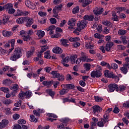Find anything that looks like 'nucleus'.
I'll return each mask as SVG.
<instances>
[{
	"label": "nucleus",
	"mask_w": 129,
	"mask_h": 129,
	"mask_svg": "<svg viewBox=\"0 0 129 129\" xmlns=\"http://www.w3.org/2000/svg\"><path fill=\"white\" fill-rule=\"evenodd\" d=\"M10 20V16L4 14L3 15L2 23L3 25H6Z\"/></svg>",
	"instance_id": "f3484780"
},
{
	"label": "nucleus",
	"mask_w": 129,
	"mask_h": 129,
	"mask_svg": "<svg viewBox=\"0 0 129 129\" xmlns=\"http://www.w3.org/2000/svg\"><path fill=\"white\" fill-rule=\"evenodd\" d=\"M60 42L63 46H64L65 47H68L69 45L68 44H67V43L69 42L68 40L65 39H61L60 40Z\"/></svg>",
	"instance_id": "f704fd0d"
},
{
	"label": "nucleus",
	"mask_w": 129,
	"mask_h": 129,
	"mask_svg": "<svg viewBox=\"0 0 129 129\" xmlns=\"http://www.w3.org/2000/svg\"><path fill=\"white\" fill-rule=\"evenodd\" d=\"M12 89L14 90V91H15L17 92V91L19 90V85H18L17 84L13 85Z\"/></svg>",
	"instance_id": "bf43d9fd"
},
{
	"label": "nucleus",
	"mask_w": 129,
	"mask_h": 129,
	"mask_svg": "<svg viewBox=\"0 0 129 129\" xmlns=\"http://www.w3.org/2000/svg\"><path fill=\"white\" fill-rule=\"evenodd\" d=\"M68 24L69 26H72L73 27V26H75V24H76L75 19L72 18L70 19L68 22Z\"/></svg>",
	"instance_id": "7c9ffc66"
},
{
	"label": "nucleus",
	"mask_w": 129,
	"mask_h": 129,
	"mask_svg": "<svg viewBox=\"0 0 129 129\" xmlns=\"http://www.w3.org/2000/svg\"><path fill=\"white\" fill-rule=\"evenodd\" d=\"M120 39L123 45H126V44H127V40H126V37L125 36L120 37Z\"/></svg>",
	"instance_id": "72a5a7b5"
},
{
	"label": "nucleus",
	"mask_w": 129,
	"mask_h": 129,
	"mask_svg": "<svg viewBox=\"0 0 129 129\" xmlns=\"http://www.w3.org/2000/svg\"><path fill=\"white\" fill-rule=\"evenodd\" d=\"M51 74L53 75V78H58L59 81H63L64 80V76L60 75V74L56 71H52Z\"/></svg>",
	"instance_id": "423d86ee"
},
{
	"label": "nucleus",
	"mask_w": 129,
	"mask_h": 129,
	"mask_svg": "<svg viewBox=\"0 0 129 129\" xmlns=\"http://www.w3.org/2000/svg\"><path fill=\"white\" fill-rule=\"evenodd\" d=\"M127 32V31L126 30H123L122 29H120L118 30V34H119L120 36H123V35L126 34Z\"/></svg>",
	"instance_id": "79ce46f5"
},
{
	"label": "nucleus",
	"mask_w": 129,
	"mask_h": 129,
	"mask_svg": "<svg viewBox=\"0 0 129 129\" xmlns=\"http://www.w3.org/2000/svg\"><path fill=\"white\" fill-rule=\"evenodd\" d=\"M92 109H93V112L94 113V114H95V113H98L100 112L102 109L101 107H100V106L97 105L93 106L92 107Z\"/></svg>",
	"instance_id": "9b49d317"
},
{
	"label": "nucleus",
	"mask_w": 129,
	"mask_h": 129,
	"mask_svg": "<svg viewBox=\"0 0 129 129\" xmlns=\"http://www.w3.org/2000/svg\"><path fill=\"white\" fill-rule=\"evenodd\" d=\"M45 92L49 94L50 96H51L52 98L54 97V95H55V92L53 91L52 89H47L45 91Z\"/></svg>",
	"instance_id": "c85d7f7f"
},
{
	"label": "nucleus",
	"mask_w": 129,
	"mask_h": 129,
	"mask_svg": "<svg viewBox=\"0 0 129 129\" xmlns=\"http://www.w3.org/2000/svg\"><path fill=\"white\" fill-rule=\"evenodd\" d=\"M120 69L123 74H126V73H127V68L125 66L120 68Z\"/></svg>",
	"instance_id": "c03bdc74"
},
{
	"label": "nucleus",
	"mask_w": 129,
	"mask_h": 129,
	"mask_svg": "<svg viewBox=\"0 0 129 129\" xmlns=\"http://www.w3.org/2000/svg\"><path fill=\"white\" fill-rule=\"evenodd\" d=\"M51 84H53L54 88H56L60 83L57 81H51Z\"/></svg>",
	"instance_id": "37998d69"
},
{
	"label": "nucleus",
	"mask_w": 129,
	"mask_h": 129,
	"mask_svg": "<svg viewBox=\"0 0 129 129\" xmlns=\"http://www.w3.org/2000/svg\"><path fill=\"white\" fill-rule=\"evenodd\" d=\"M49 46H47V45H45V46L41 47V49L40 50L41 53H44V52H45V51H46V50H48V49H49Z\"/></svg>",
	"instance_id": "a18cd8bd"
},
{
	"label": "nucleus",
	"mask_w": 129,
	"mask_h": 129,
	"mask_svg": "<svg viewBox=\"0 0 129 129\" xmlns=\"http://www.w3.org/2000/svg\"><path fill=\"white\" fill-rule=\"evenodd\" d=\"M79 2L82 4V6L83 8H85L86 6H88V5L91 4V1L89 0H80Z\"/></svg>",
	"instance_id": "2eb2a0df"
},
{
	"label": "nucleus",
	"mask_w": 129,
	"mask_h": 129,
	"mask_svg": "<svg viewBox=\"0 0 129 129\" xmlns=\"http://www.w3.org/2000/svg\"><path fill=\"white\" fill-rule=\"evenodd\" d=\"M94 37L96 39H102L103 36L102 35H100L99 33H96L94 35Z\"/></svg>",
	"instance_id": "864d4df0"
},
{
	"label": "nucleus",
	"mask_w": 129,
	"mask_h": 129,
	"mask_svg": "<svg viewBox=\"0 0 129 129\" xmlns=\"http://www.w3.org/2000/svg\"><path fill=\"white\" fill-rule=\"evenodd\" d=\"M103 25L106 26L107 27H109V28L112 27V23L108 20H104L102 21Z\"/></svg>",
	"instance_id": "b1692460"
},
{
	"label": "nucleus",
	"mask_w": 129,
	"mask_h": 129,
	"mask_svg": "<svg viewBox=\"0 0 129 129\" xmlns=\"http://www.w3.org/2000/svg\"><path fill=\"white\" fill-rule=\"evenodd\" d=\"M101 75V72L99 71H93V72L91 73V76L92 78H99Z\"/></svg>",
	"instance_id": "6e6552de"
},
{
	"label": "nucleus",
	"mask_w": 129,
	"mask_h": 129,
	"mask_svg": "<svg viewBox=\"0 0 129 129\" xmlns=\"http://www.w3.org/2000/svg\"><path fill=\"white\" fill-rule=\"evenodd\" d=\"M44 58L45 59H50L51 58V54L50 53L49 50H47L44 52Z\"/></svg>",
	"instance_id": "e433bc0d"
},
{
	"label": "nucleus",
	"mask_w": 129,
	"mask_h": 129,
	"mask_svg": "<svg viewBox=\"0 0 129 129\" xmlns=\"http://www.w3.org/2000/svg\"><path fill=\"white\" fill-rule=\"evenodd\" d=\"M35 48H33L32 50L27 52L26 56L27 58H30V57H32L33 54H34V52H35Z\"/></svg>",
	"instance_id": "cd10ccee"
},
{
	"label": "nucleus",
	"mask_w": 129,
	"mask_h": 129,
	"mask_svg": "<svg viewBox=\"0 0 129 129\" xmlns=\"http://www.w3.org/2000/svg\"><path fill=\"white\" fill-rule=\"evenodd\" d=\"M70 60L71 61V63L74 64V63H76V60L77 59V55L75 54L74 55L71 56Z\"/></svg>",
	"instance_id": "c9c22d12"
},
{
	"label": "nucleus",
	"mask_w": 129,
	"mask_h": 129,
	"mask_svg": "<svg viewBox=\"0 0 129 129\" xmlns=\"http://www.w3.org/2000/svg\"><path fill=\"white\" fill-rule=\"evenodd\" d=\"M55 28H56L55 27V26L52 25V26H49L48 27V28H47V32L50 31L49 35H50L51 36H52V35H53V34L54 33V30H55Z\"/></svg>",
	"instance_id": "393cba45"
},
{
	"label": "nucleus",
	"mask_w": 129,
	"mask_h": 129,
	"mask_svg": "<svg viewBox=\"0 0 129 129\" xmlns=\"http://www.w3.org/2000/svg\"><path fill=\"white\" fill-rule=\"evenodd\" d=\"M13 5L12 4H8L4 6V9L7 10V12L11 8H13Z\"/></svg>",
	"instance_id": "4c0bfd02"
},
{
	"label": "nucleus",
	"mask_w": 129,
	"mask_h": 129,
	"mask_svg": "<svg viewBox=\"0 0 129 129\" xmlns=\"http://www.w3.org/2000/svg\"><path fill=\"white\" fill-rule=\"evenodd\" d=\"M84 67L86 71H89L90 69V63H85L84 64Z\"/></svg>",
	"instance_id": "3c124183"
},
{
	"label": "nucleus",
	"mask_w": 129,
	"mask_h": 129,
	"mask_svg": "<svg viewBox=\"0 0 129 129\" xmlns=\"http://www.w3.org/2000/svg\"><path fill=\"white\" fill-rule=\"evenodd\" d=\"M8 13L9 14H14V13H15V12H16V10H15L14 8H11L10 9H9L7 11Z\"/></svg>",
	"instance_id": "0e129e2a"
},
{
	"label": "nucleus",
	"mask_w": 129,
	"mask_h": 129,
	"mask_svg": "<svg viewBox=\"0 0 129 129\" xmlns=\"http://www.w3.org/2000/svg\"><path fill=\"white\" fill-rule=\"evenodd\" d=\"M112 46H113V42H109L107 43L105 46V50L107 52H109L111 48H112Z\"/></svg>",
	"instance_id": "6ab92c4d"
},
{
	"label": "nucleus",
	"mask_w": 129,
	"mask_h": 129,
	"mask_svg": "<svg viewBox=\"0 0 129 129\" xmlns=\"http://www.w3.org/2000/svg\"><path fill=\"white\" fill-rule=\"evenodd\" d=\"M23 55V52H22V48L20 47H16L14 49V53L10 57V60L12 61H17L18 59H20L21 56Z\"/></svg>",
	"instance_id": "f03ea898"
},
{
	"label": "nucleus",
	"mask_w": 129,
	"mask_h": 129,
	"mask_svg": "<svg viewBox=\"0 0 129 129\" xmlns=\"http://www.w3.org/2000/svg\"><path fill=\"white\" fill-rule=\"evenodd\" d=\"M9 124V120L3 119L0 122V128H5Z\"/></svg>",
	"instance_id": "ddd939ff"
},
{
	"label": "nucleus",
	"mask_w": 129,
	"mask_h": 129,
	"mask_svg": "<svg viewBox=\"0 0 129 129\" xmlns=\"http://www.w3.org/2000/svg\"><path fill=\"white\" fill-rule=\"evenodd\" d=\"M126 87L123 85H120L119 87L117 88L116 89V91L119 92H123V91H124V90H126Z\"/></svg>",
	"instance_id": "a878e982"
},
{
	"label": "nucleus",
	"mask_w": 129,
	"mask_h": 129,
	"mask_svg": "<svg viewBox=\"0 0 129 129\" xmlns=\"http://www.w3.org/2000/svg\"><path fill=\"white\" fill-rule=\"evenodd\" d=\"M38 15L40 17H46V16H47V14L46 13V12H44L41 11L38 12Z\"/></svg>",
	"instance_id": "052dcab7"
},
{
	"label": "nucleus",
	"mask_w": 129,
	"mask_h": 129,
	"mask_svg": "<svg viewBox=\"0 0 129 129\" xmlns=\"http://www.w3.org/2000/svg\"><path fill=\"white\" fill-rule=\"evenodd\" d=\"M13 129H22V126L20 124H16L14 125Z\"/></svg>",
	"instance_id": "774afa93"
},
{
	"label": "nucleus",
	"mask_w": 129,
	"mask_h": 129,
	"mask_svg": "<svg viewBox=\"0 0 129 129\" xmlns=\"http://www.w3.org/2000/svg\"><path fill=\"white\" fill-rule=\"evenodd\" d=\"M0 90L1 91H3L5 93H9V92H10V89H9V88H6V87L0 88Z\"/></svg>",
	"instance_id": "a19ab883"
},
{
	"label": "nucleus",
	"mask_w": 129,
	"mask_h": 129,
	"mask_svg": "<svg viewBox=\"0 0 129 129\" xmlns=\"http://www.w3.org/2000/svg\"><path fill=\"white\" fill-rule=\"evenodd\" d=\"M81 59L82 60V62H92L93 61V59L91 58H88V56L85 55H83V56H81Z\"/></svg>",
	"instance_id": "f8f14e48"
},
{
	"label": "nucleus",
	"mask_w": 129,
	"mask_h": 129,
	"mask_svg": "<svg viewBox=\"0 0 129 129\" xmlns=\"http://www.w3.org/2000/svg\"><path fill=\"white\" fill-rule=\"evenodd\" d=\"M30 120L31 121V122H34V121H37V120L36 119V117L34 115H30Z\"/></svg>",
	"instance_id": "e2e57ef3"
},
{
	"label": "nucleus",
	"mask_w": 129,
	"mask_h": 129,
	"mask_svg": "<svg viewBox=\"0 0 129 129\" xmlns=\"http://www.w3.org/2000/svg\"><path fill=\"white\" fill-rule=\"evenodd\" d=\"M117 88L118 86L116 84H111L108 85V92H113L115 90H116V89H117Z\"/></svg>",
	"instance_id": "0eeeda50"
},
{
	"label": "nucleus",
	"mask_w": 129,
	"mask_h": 129,
	"mask_svg": "<svg viewBox=\"0 0 129 129\" xmlns=\"http://www.w3.org/2000/svg\"><path fill=\"white\" fill-rule=\"evenodd\" d=\"M104 75L105 77H107V78H112L113 79H115L116 82H118V81H119V78L118 76H116L113 72H111L109 70L105 71Z\"/></svg>",
	"instance_id": "7ed1b4c3"
},
{
	"label": "nucleus",
	"mask_w": 129,
	"mask_h": 129,
	"mask_svg": "<svg viewBox=\"0 0 129 129\" xmlns=\"http://www.w3.org/2000/svg\"><path fill=\"white\" fill-rule=\"evenodd\" d=\"M43 85L49 88L52 86V81H44L42 83Z\"/></svg>",
	"instance_id": "4be33fe9"
},
{
	"label": "nucleus",
	"mask_w": 129,
	"mask_h": 129,
	"mask_svg": "<svg viewBox=\"0 0 129 129\" xmlns=\"http://www.w3.org/2000/svg\"><path fill=\"white\" fill-rule=\"evenodd\" d=\"M61 11V6H55L53 9V13L54 15H56L59 13Z\"/></svg>",
	"instance_id": "5701e85b"
},
{
	"label": "nucleus",
	"mask_w": 129,
	"mask_h": 129,
	"mask_svg": "<svg viewBox=\"0 0 129 129\" xmlns=\"http://www.w3.org/2000/svg\"><path fill=\"white\" fill-rule=\"evenodd\" d=\"M93 12L96 15H101V14H102V12H103V9L96 8L94 10Z\"/></svg>",
	"instance_id": "a211bd4d"
},
{
	"label": "nucleus",
	"mask_w": 129,
	"mask_h": 129,
	"mask_svg": "<svg viewBox=\"0 0 129 129\" xmlns=\"http://www.w3.org/2000/svg\"><path fill=\"white\" fill-rule=\"evenodd\" d=\"M112 111V108H109L107 109L106 111L105 112V114L103 115V117L101 118V121H99L98 122V126L101 127H102L104 126V123L106 122H108L109 118V113L110 111Z\"/></svg>",
	"instance_id": "f257e3e1"
},
{
	"label": "nucleus",
	"mask_w": 129,
	"mask_h": 129,
	"mask_svg": "<svg viewBox=\"0 0 129 129\" xmlns=\"http://www.w3.org/2000/svg\"><path fill=\"white\" fill-rule=\"evenodd\" d=\"M87 25V21L86 20H82L79 21L78 24V30L79 32H80L81 30H83L84 28H86V26Z\"/></svg>",
	"instance_id": "20e7f679"
},
{
	"label": "nucleus",
	"mask_w": 129,
	"mask_h": 129,
	"mask_svg": "<svg viewBox=\"0 0 129 129\" xmlns=\"http://www.w3.org/2000/svg\"><path fill=\"white\" fill-rule=\"evenodd\" d=\"M19 95V97H20L22 99H23L24 97H26V92H20Z\"/></svg>",
	"instance_id": "13d9d810"
},
{
	"label": "nucleus",
	"mask_w": 129,
	"mask_h": 129,
	"mask_svg": "<svg viewBox=\"0 0 129 129\" xmlns=\"http://www.w3.org/2000/svg\"><path fill=\"white\" fill-rule=\"evenodd\" d=\"M26 31L24 30H22L20 31V35L22 36V39L26 42H28L30 40H31V37L29 35H26Z\"/></svg>",
	"instance_id": "1a4fd4ad"
},
{
	"label": "nucleus",
	"mask_w": 129,
	"mask_h": 129,
	"mask_svg": "<svg viewBox=\"0 0 129 129\" xmlns=\"http://www.w3.org/2000/svg\"><path fill=\"white\" fill-rule=\"evenodd\" d=\"M36 35L38 36L39 39H41V38H43L45 36V32L42 30H37L36 31Z\"/></svg>",
	"instance_id": "412c9836"
},
{
	"label": "nucleus",
	"mask_w": 129,
	"mask_h": 129,
	"mask_svg": "<svg viewBox=\"0 0 129 129\" xmlns=\"http://www.w3.org/2000/svg\"><path fill=\"white\" fill-rule=\"evenodd\" d=\"M61 121H63V122L60 123V124L57 126V128L64 129V125L65 124L66 121L64 120V119H61Z\"/></svg>",
	"instance_id": "ea45409f"
},
{
	"label": "nucleus",
	"mask_w": 129,
	"mask_h": 129,
	"mask_svg": "<svg viewBox=\"0 0 129 129\" xmlns=\"http://www.w3.org/2000/svg\"><path fill=\"white\" fill-rule=\"evenodd\" d=\"M85 47H86V49H92V48H93V47H94V45L90 44V43H89L88 42H87L86 43Z\"/></svg>",
	"instance_id": "4d7b16f0"
},
{
	"label": "nucleus",
	"mask_w": 129,
	"mask_h": 129,
	"mask_svg": "<svg viewBox=\"0 0 129 129\" xmlns=\"http://www.w3.org/2000/svg\"><path fill=\"white\" fill-rule=\"evenodd\" d=\"M5 112L7 115H10V114H12V112L11 111V108H6L5 109Z\"/></svg>",
	"instance_id": "603ef678"
},
{
	"label": "nucleus",
	"mask_w": 129,
	"mask_h": 129,
	"mask_svg": "<svg viewBox=\"0 0 129 129\" xmlns=\"http://www.w3.org/2000/svg\"><path fill=\"white\" fill-rule=\"evenodd\" d=\"M69 90L67 89H62L60 91L59 94L60 95H64V94H66V93H68L69 92Z\"/></svg>",
	"instance_id": "58836bf2"
},
{
	"label": "nucleus",
	"mask_w": 129,
	"mask_h": 129,
	"mask_svg": "<svg viewBox=\"0 0 129 129\" xmlns=\"http://www.w3.org/2000/svg\"><path fill=\"white\" fill-rule=\"evenodd\" d=\"M43 112H45L44 110H41L40 109H37V111L36 110H33V113L35 115L37 116H39L40 114L39 113H42Z\"/></svg>",
	"instance_id": "bb28decb"
},
{
	"label": "nucleus",
	"mask_w": 129,
	"mask_h": 129,
	"mask_svg": "<svg viewBox=\"0 0 129 129\" xmlns=\"http://www.w3.org/2000/svg\"><path fill=\"white\" fill-rule=\"evenodd\" d=\"M72 12H73V14H74L75 15V14H77L78 13H79V7L77 6L76 7L74 8L73 9Z\"/></svg>",
	"instance_id": "09e8293b"
},
{
	"label": "nucleus",
	"mask_w": 129,
	"mask_h": 129,
	"mask_svg": "<svg viewBox=\"0 0 129 129\" xmlns=\"http://www.w3.org/2000/svg\"><path fill=\"white\" fill-rule=\"evenodd\" d=\"M53 53H55V54H61L62 52H63V50L61 48L59 47H54L52 49Z\"/></svg>",
	"instance_id": "aec40b11"
},
{
	"label": "nucleus",
	"mask_w": 129,
	"mask_h": 129,
	"mask_svg": "<svg viewBox=\"0 0 129 129\" xmlns=\"http://www.w3.org/2000/svg\"><path fill=\"white\" fill-rule=\"evenodd\" d=\"M14 33L12 32V31H8L7 30H4L3 31V36L4 37H11V36H13Z\"/></svg>",
	"instance_id": "dca6fc26"
},
{
	"label": "nucleus",
	"mask_w": 129,
	"mask_h": 129,
	"mask_svg": "<svg viewBox=\"0 0 129 129\" xmlns=\"http://www.w3.org/2000/svg\"><path fill=\"white\" fill-rule=\"evenodd\" d=\"M117 10H118V11L116 12L117 14H119L120 12H123L124 11H125V8L124 7H118L117 8Z\"/></svg>",
	"instance_id": "5fc2aeb1"
},
{
	"label": "nucleus",
	"mask_w": 129,
	"mask_h": 129,
	"mask_svg": "<svg viewBox=\"0 0 129 129\" xmlns=\"http://www.w3.org/2000/svg\"><path fill=\"white\" fill-rule=\"evenodd\" d=\"M12 103L13 101L10 99H6L4 101V103L5 104V105H10V104Z\"/></svg>",
	"instance_id": "49530a36"
},
{
	"label": "nucleus",
	"mask_w": 129,
	"mask_h": 129,
	"mask_svg": "<svg viewBox=\"0 0 129 129\" xmlns=\"http://www.w3.org/2000/svg\"><path fill=\"white\" fill-rule=\"evenodd\" d=\"M75 86L72 84H66V88L67 89H73L75 88Z\"/></svg>",
	"instance_id": "8fccbe9b"
},
{
	"label": "nucleus",
	"mask_w": 129,
	"mask_h": 129,
	"mask_svg": "<svg viewBox=\"0 0 129 129\" xmlns=\"http://www.w3.org/2000/svg\"><path fill=\"white\" fill-rule=\"evenodd\" d=\"M94 99L96 102H101L103 99L101 97L99 96H94Z\"/></svg>",
	"instance_id": "de8ad7c7"
},
{
	"label": "nucleus",
	"mask_w": 129,
	"mask_h": 129,
	"mask_svg": "<svg viewBox=\"0 0 129 129\" xmlns=\"http://www.w3.org/2000/svg\"><path fill=\"white\" fill-rule=\"evenodd\" d=\"M94 19V16L93 15H85L84 17V19L87 20V21H93V19Z\"/></svg>",
	"instance_id": "473e14b6"
},
{
	"label": "nucleus",
	"mask_w": 129,
	"mask_h": 129,
	"mask_svg": "<svg viewBox=\"0 0 129 129\" xmlns=\"http://www.w3.org/2000/svg\"><path fill=\"white\" fill-rule=\"evenodd\" d=\"M28 15H29L28 12L17 10V14H15V16L18 17V16H28Z\"/></svg>",
	"instance_id": "9d476101"
},
{
	"label": "nucleus",
	"mask_w": 129,
	"mask_h": 129,
	"mask_svg": "<svg viewBox=\"0 0 129 129\" xmlns=\"http://www.w3.org/2000/svg\"><path fill=\"white\" fill-rule=\"evenodd\" d=\"M123 106L125 107V108H129V101H126L125 103L123 104Z\"/></svg>",
	"instance_id": "338daca9"
},
{
	"label": "nucleus",
	"mask_w": 129,
	"mask_h": 129,
	"mask_svg": "<svg viewBox=\"0 0 129 129\" xmlns=\"http://www.w3.org/2000/svg\"><path fill=\"white\" fill-rule=\"evenodd\" d=\"M117 48L118 50H125V46L121 45H117Z\"/></svg>",
	"instance_id": "69168bd1"
},
{
	"label": "nucleus",
	"mask_w": 129,
	"mask_h": 129,
	"mask_svg": "<svg viewBox=\"0 0 129 129\" xmlns=\"http://www.w3.org/2000/svg\"><path fill=\"white\" fill-rule=\"evenodd\" d=\"M47 115L49 117H53V118H57V117H58V116H57V115H55L53 113H47Z\"/></svg>",
	"instance_id": "680f3d73"
},
{
	"label": "nucleus",
	"mask_w": 129,
	"mask_h": 129,
	"mask_svg": "<svg viewBox=\"0 0 129 129\" xmlns=\"http://www.w3.org/2000/svg\"><path fill=\"white\" fill-rule=\"evenodd\" d=\"M33 96V93L31 91H28L25 92V98H31Z\"/></svg>",
	"instance_id": "2f4dec72"
},
{
	"label": "nucleus",
	"mask_w": 129,
	"mask_h": 129,
	"mask_svg": "<svg viewBox=\"0 0 129 129\" xmlns=\"http://www.w3.org/2000/svg\"><path fill=\"white\" fill-rule=\"evenodd\" d=\"M69 40L71 42H74L73 43V46L75 48H78V47H79V46H80L81 45L80 42H79V41H80V38H79V37H75V38L71 37Z\"/></svg>",
	"instance_id": "39448f33"
},
{
	"label": "nucleus",
	"mask_w": 129,
	"mask_h": 129,
	"mask_svg": "<svg viewBox=\"0 0 129 129\" xmlns=\"http://www.w3.org/2000/svg\"><path fill=\"white\" fill-rule=\"evenodd\" d=\"M16 22L18 23V24H23L24 22H26V17L19 18L17 19Z\"/></svg>",
	"instance_id": "c756f323"
},
{
	"label": "nucleus",
	"mask_w": 129,
	"mask_h": 129,
	"mask_svg": "<svg viewBox=\"0 0 129 129\" xmlns=\"http://www.w3.org/2000/svg\"><path fill=\"white\" fill-rule=\"evenodd\" d=\"M25 22H27L26 24V27H30L31 25L34 23V20L31 18H26Z\"/></svg>",
	"instance_id": "4468645a"
},
{
	"label": "nucleus",
	"mask_w": 129,
	"mask_h": 129,
	"mask_svg": "<svg viewBox=\"0 0 129 129\" xmlns=\"http://www.w3.org/2000/svg\"><path fill=\"white\" fill-rule=\"evenodd\" d=\"M0 52H1V55L4 56V55H6L7 53V50H5L3 48V47H1Z\"/></svg>",
	"instance_id": "6e6d98bb"
}]
</instances>
